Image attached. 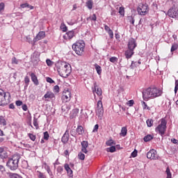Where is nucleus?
I'll return each instance as SVG.
<instances>
[{"instance_id": "14", "label": "nucleus", "mask_w": 178, "mask_h": 178, "mask_svg": "<svg viewBox=\"0 0 178 178\" xmlns=\"http://www.w3.org/2000/svg\"><path fill=\"white\" fill-rule=\"evenodd\" d=\"M75 36H76V33H74V31L72 30L67 32L65 33V35L63 36V38L65 40H72L73 37H75Z\"/></svg>"}, {"instance_id": "18", "label": "nucleus", "mask_w": 178, "mask_h": 178, "mask_svg": "<svg viewBox=\"0 0 178 178\" xmlns=\"http://www.w3.org/2000/svg\"><path fill=\"white\" fill-rule=\"evenodd\" d=\"M64 168L67 173V176H69V177H73V170H72V168H70V166H69V164L65 163L64 165Z\"/></svg>"}, {"instance_id": "48", "label": "nucleus", "mask_w": 178, "mask_h": 178, "mask_svg": "<svg viewBox=\"0 0 178 178\" xmlns=\"http://www.w3.org/2000/svg\"><path fill=\"white\" fill-rule=\"evenodd\" d=\"M57 172L59 174V175H62V172H63V167L62 166H58L57 168Z\"/></svg>"}, {"instance_id": "41", "label": "nucleus", "mask_w": 178, "mask_h": 178, "mask_svg": "<svg viewBox=\"0 0 178 178\" xmlns=\"http://www.w3.org/2000/svg\"><path fill=\"white\" fill-rule=\"evenodd\" d=\"M8 157V153L6 152H3V153L0 154V158L1 159H6Z\"/></svg>"}, {"instance_id": "6", "label": "nucleus", "mask_w": 178, "mask_h": 178, "mask_svg": "<svg viewBox=\"0 0 178 178\" xmlns=\"http://www.w3.org/2000/svg\"><path fill=\"white\" fill-rule=\"evenodd\" d=\"M166 15L172 19H178V7L174 4L172 7L168 10Z\"/></svg>"}, {"instance_id": "12", "label": "nucleus", "mask_w": 178, "mask_h": 178, "mask_svg": "<svg viewBox=\"0 0 178 178\" xmlns=\"http://www.w3.org/2000/svg\"><path fill=\"white\" fill-rule=\"evenodd\" d=\"M137 47V42H136V39L131 38L128 42V49L132 51H134V49Z\"/></svg>"}, {"instance_id": "40", "label": "nucleus", "mask_w": 178, "mask_h": 178, "mask_svg": "<svg viewBox=\"0 0 178 178\" xmlns=\"http://www.w3.org/2000/svg\"><path fill=\"white\" fill-rule=\"evenodd\" d=\"M87 20H92V22H97V15L93 14L92 16L87 18Z\"/></svg>"}, {"instance_id": "16", "label": "nucleus", "mask_w": 178, "mask_h": 178, "mask_svg": "<svg viewBox=\"0 0 178 178\" xmlns=\"http://www.w3.org/2000/svg\"><path fill=\"white\" fill-rule=\"evenodd\" d=\"M45 99V101H48V99H54L55 98V94L51 91H48L46 94L43 96L42 99Z\"/></svg>"}, {"instance_id": "39", "label": "nucleus", "mask_w": 178, "mask_h": 178, "mask_svg": "<svg viewBox=\"0 0 178 178\" xmlns=\"http://www.w3.org/2000/svg\"><path fill=\"white\" fill-rule=\"evenodd\" d=\"M24 82H25V86L24 88H26V87H29V84L30 83V78H29V76H25L24 78Z\"/></svg>"}, {"instance_id": "60", "label": "nucleus", "mask_w": 178, "mask_h": 178, "mask_svg": "<svg viewBox=\"0 0 178 178\" xmlns=\"http://www.w3.org/2000/svg\"><path fill=\"white\" fill-rule=\"evenodd\" d=\"M110 38H113V31L111 30H110L108 32H107Z\"/></svg>"}, {"instance_id": "49", "label": "nucleus", "mask_w": 178, "mask_h": 178, "mask_svg": "<svg viewBox=\"0 0 178 178\" xmlns=\"http://www.w3.org/2000/svg\"><path fill=\"white\" fill-rule=\"evenodd\" d=\"M119 13L121 15V16H124V8L120 7Z\"/></svg>"}, {"instance_id": "32", "label": "nucleus", "mask_w": 178, "mask_h": 178, "mask_svg": "<svg viewBox=\"0 0 178 178\" xmlns=\"http://www.w3.org/2000/svg\"><path fill=\"white\" fill-rule=\"evenodd\" d=\"M146 124H147V127H152L154 126V120L147 119L146 121Z\"/></svg>"}, {"instance_id": "52", "label": "nucleus", "mask_w": 178, "mask_h": 178, "mask_svg": "<svg viewBox=\"0 0 178 178\" xmlns=\"http://www.w3.org/2000/svg\"><path fill=\"white\" fill-rule=\"evenodd\" d=\"M46 63H47V66H52V65H54V62L52 60H51L49 58H47L46 60Z\"/></svg>"}, {"instance_id": "45", "label": "nucleus", "mask_w": 178, "mask_h": 178, "mask_svg": "<svg viewBox=\"0 0 178 178\" xmlns=\"http://www.w3.org/2000/svg\"><path fill=\"white\" fill-rule=\"evenodd\" d=\"M43 134H44V136H43L44 140H49V134H48V131L44 132Z\"/></svg>"}, {"instance_id": "1", "label": "nucleus", "mask_w": 178, "mask_h": 178, "mask_svg": "<svg viewBox=\"0 0 178 178\" xmlns=\"http://www.w3.org/2000/svg\"><path fill=\"white\" fill-rule=\"evenodd\" d=\"M144 101H148L149 98H156L162 95V90L156 87H149L142 92Z\"/></svg>"}, {"instance_id": "10", "label": "nucleus", "mask_w": 178, "mask_h": 178, "mask_svg": "<svg viewBox=\"0 0 178 178\" xmlns=\"http://www.w3.org/2000/svg\"><path fill=\"white\" fill-rule=\"evenodd\" d=\"M72 98V92L69 90H65L63 92L62 99L64 102H69Z\"/></svg>"}, {"instance_id": "63", "label": "nucleus", "mask_w": 178, "mask_h": 178, "mask_svg": "<svg viewBox=\"0 0 178 178\" xmlns=\"http://www.w3.org/2000/svg\"><path fill=\"white\" fill-rule=\"evenodd\" d=\"M128 105L129 106H133V105H134V100H129L128 102Z\"/></svg>"}, {"instance_id": "28", "label": "nucleus", "mask_w": 178, "mask_h": 178, "mask_svg": "<svg viewBox=\"0 0 178 178\" xmlns=\"http://www.w3.org/2000/svg\"><path fill=\"white\" fill-rule=\"evenodd\" d=\"M106 145H107V147H113V145H116V143H115L113 140L109 139L106 142Z\"/></svg>"}, {"instance_id": "55", "label": "nucleus", "mask_w": 178, "mask_h": 178, "mask_svg": "<svg viewBox=\"0 0 178 178\" xmlns=\"http://www.w3.org/2000/svg\"><path fill=\"white\" fill-rule=\"evenodd\" d=\"M177 90H178V80H175V94L177 93Z\"/></svg>"}, {"instance_id": "3", "label": "nucleus", "mask_w": 178, "mask_h": 178, "mask_svg": "<svg viewBox=\"0 0 178 178\" xmlns=\"http://www.w3.org/2000/svg\"><path fill=\"white\" fill-rule=\"evenodd\" d=\"M85 47L86 44L84 43V41L80 40L72 44V49L75 51L76 55L81 56V55H83V52H84Z\"/></svg>"}, {"instance_id": "34", "label": "nucleus", "mask_w": 178, "mask_h": 178, "mask_svg": "<svg viewBox=\"0 0 178 178\" xmlns=\"http://www.w3.org/2000/svg\"><path fill=\"white\" fill-rule=\"evenodd\" d=\"M19 62H20V60H17L16 57H13L11 59L12 65H19Z\"/></svg>"}, {"instance_id": "37", "label": "nucleus", "mask_w": 178, "mask_h": 178, "mask_svg": "<svg viewBox=\"0 0 178 178\" xmlns=\"http://www.w3.org/2000/svg\"><path fill=\"white\" fill-rule=\"evenodd\" d=\"M142 106L144 110L147 109V111H151V107L148 106V105H147V103H145V102H142Z\"/></svg>"}, {"instance_id": "17", "label": "nucleus", "mask_w": 178, "mask_h": 178, "mask_svg": "<svg viewBox=\"0 0 178 178\" xmlns=\"http://www.w3.org/2000/svg\"><path fill=\"white\" fill-rule=\"evenodd\" d=\"M81 145L82 147V152H84V154H87V152H88V151L87 150V148H88V142L87 140H83L81 142Z\"/></svg>"}, {"instance_id": "2", "label": "nucleus", "mask_w": 178, "mask_h": 178, "mask_svg": "<svg viewBox=\"0 0 178 178\" xmlns=\"http://www.w3.org/2000/svg\"><path fill=\"white\" fill-rule=\"evenodd\" d=\"M20 161L19 155H15L11 159H9L6 163V166L10 170H16L19 168V161Z\"/></svg>"}, {"instance_id": "21", "label": "nucleus", "mask_w": 178, "mask_h": 178, "mask_svg": "<svg viewBox=\"0 0 178 178\" xmlns=\"http://www.w3.org/2000/svg\"><path fill=\"white\" fill-rule=\"evenodd\" d=\"M93 86L95 87L96 94L99 96L102 95V90L98 88V86L97 85V82H94Z\"/></svg>"}, {"instance_id": "64", "label": "nucleus", "mask_w": 178, "mask_h": 178, "mask_svg": "<svg viewBox=\"0 0 178 178\" xmlns=\"http://www.w3.org/2000/svg\"><path fill=\"white\" fill-rule=\"evenodd\" d=\"M22 108L26 112V111H27V109H29V108L27 107L26 104H24L22 106Z\"/></svg>"}, {"instance_id": "35", "label": "nucleus", "mask_w": 178, "mask_h": 178, "mask_svg": "<svg viewBox=\"0 0 178 178\" xmlns=\"http://www.w3.org/2000/svg\"><path fill=\"white\" fill-rule=\"evenodd\" d=\"M60 29H61L63 33H66V31H67V26H66V24H65V23H62L60 24Z\"/></svg>"}, {"instance_id": "29", "label": "nucleus", "mask_w": 178, "mask_h": 178, "mask_svg": "<svg viewBox=\"0 0 178 178\" xmlns=\"http://www.w3.org/2000/svg\"><path fill=\"white\" fill-rule=\"evenodd\" d=\"M44 169L45 170H47L48 175H49V176H54V174L52 173V171L51 170V168L49 167V165H47L46 163H44Z\"/></svg>"}, {"instance_id": "26", "label": "nucleus", "mask_w": 178, "mask_h": 178, "mask_svg": "<svg viewBox=\"0 0 178 178\" xmlns=\"http://www.w3.org/2000/svg\"><path fill=\"white\" fill-rule=\"evenodd\" d=\"M7 122L5 117L0 115V126H6Z\"/></svg>"}, {"instance_id": "57", "label": "nucleus", "mask_w": 178, "mask_h": 178, "mask_svg": "<svg viewBox=\"0 0 178 178\" xmlns=\"http://www.w3.org/2000/svg\"><path fill=\"white\" fill-rule=\"evenodd\" d=\"M131 156L132 158H136V156H137V150L135 149L134 152H132Z\"/></svg>"}, {"instance_id": "51", "label": "nucleus", "mask_w": 178, "mask_h": 178, "mask_svg": "<svg viewBox=\"0 0 178 178\" xmlns=\"http://www.w3.org/2000/svg\"><path fill=\"white\" fill-rule=\"evenodd\" d=\"M177 48H178L177 44H172L171 47V52H175V51H176V49H177Z\"/></svg>"}, {"instance_id": "50", "label": "nucleus", "mask_w": 178, "mask_h": 178, "mask_svg": "<svg viewBox=\"0 0 178 178\" xmlns=\"http://www.w3.org/2000/svg\"><path fill=\"white\" fill-rule=\"evenodd\" d=\"M30 140H31L32 141H35V135L33 134H28Z\"/></svg>"}, {"instance_id": "20", "label": "nucleus", "mask_w": 178, "mask_h": 178, "mask_svg": "<svg viewBox=\"0 0 178 178\" xmlns=\"http://www.w3.org/2000/svg\"><path fill=\"white\" fill-rule=\"evenodd\" d=\"M124 55H125L127 59H130V58H131L133 56V55H134V50H131V49H129L128 50H127L125 51Z\"/></svg>"}, {"instance_id": "54", "label": "nucleus", "mask_w": 178, "mask_h": 178, "mask_svg": "<svg viewBox=\"0 0 178 178\" xmlns=\"http://www.w3.org/2000/svg\"><path fill=\"white\" fill-rule=\"evenodd\" d=\"M54 92L58 94L59 92V86L56 85L54 87Z\"/></svg>"}, {"instance_id": "22", "label": "nucleus", "mask_w": 178, "mask_h": 178, "mask_svg": "<svg viewBox=\"0 0 178 178\" xmlns=\"http://www.w3.org/2000/svg\"><path fill=\"white\" fill-rule=\"evenodd\" d=\"M77 115H79V108H74L70 113V118L74 119Z\"/></svg>"}, {"instance_id": "38", "label": "nucleus", "mask_w": 178, "mask_h": 178, "mask_svg": "<svg viewBox=\"0 0 178 178\" xmlns=\"http://www.w3.org/2000/svg\"><path fill=\"white\" fill-rule=\"evenodd\" d=\"M137 66H138L137 62L132 61L130 65V69H132V70H134V69H136Z\"/></svg>"}, {"instance_id": "5", "label": "nucleus", "mask_w": 178, "mask_h": 178, "mask_svg": "<svg viewBox=\"0 0 178 178\" xmlns=\"http://www.w3.org/2000/svg\"><path fill=\"white\" fill-rule=\"evenodd\" d=\"M10 93L0 88V106L8 105L10 102Z\"/></svg>"}, {"instance_id": "61", "label": "nucleus", "mask_w": 178, "mask_h": 178, "mask_svg": "<svg viewBox=\"0 0 178 178\" xmlns=\"http://www.w3.org/2000/svg\"><path fill=\"white\" fill-rule=\"evenodd\" d=\"M171 143H172V144H177V145H178V140H177L176 138H172Z\"/></svg>"}, {"instance_id": "23", "label": "nucleus", "mask_w": 178, "mask_h": 178, "mask_svg": "<svg viewBox=\"0 0 178 178\" xmlns=\"http://www.w3.org/2000/svg\"><path fill=\"white\" fill-rule=\"evenodd\" d=\"M76 131L79 136H83V133H84V129L81 125H79L76 129Z\"/></svg>"}, {"instance_id": "46", "label": "nucleus", "mask_w": 178, "mask_h": 178, "mask_svg": "<svg viewBox=\"0 0 178 178\" xmlns=\"http://www.w3.org/2000/svg\"><path fill=\"white\" fill-rule=\"evenodd\" d=\"M46 81L47 83H49L50 84H54V83H55V81H54L51 77H46Z\"/></svg>"}, {"instance_id": "31", "label": "nucleus", "mask_w": 178, "mask_h": 178, "mask_svg": "<svg viewBox=\"0 0 178 178\" xmlns=\"http://www.w3.org/2000/svg\"><path fill=\"white\" fill-rule=\"evenodd\" d=\"M92 5H94L92 0H88L86 1V8H88V9H92Z\"/></svg>"}, {"instance_id": "42", "label": "nucleus", "mask_w": 178, "mask_h": 178, "mask_svg": "<svg viewBox=\"0 0 178 178\" xmlns=\"http://www.w3.org/2000/svg\"><path fill=\"white\" fill-rule=\"evenodd\" d=\"M33 126H35V127L36 129H38V119H37L35 117L33 118Z\"/></svg>"}, {"instance_id": "15", "label": "nucleus", "mask_w": 178, "mask_h": 178, "mask_svg": "<svg viewBox=\"0 0 178 178\" xmlns=\"http://www.w3.org/2000/svg\"><path fill=\"white\" fill-rule=\"evenodd\" d=\"M42 38H45V32L40 31L38 34L36 35L35 38H34V42H37V41H40V40H42Z\"/></svg>"}, {"instance_id": "9", "label": "nucleus", "mask_w": 178, "mask_h": 178, "mask_svg": "<svg viewBox=\"0 0 178 178\" xmlns=\"http://www.w3.org/2000/svg\"><path fill=\"white\" fill-rule=\"evenodd\" d=\"M61 68L63 69V73L67 76L72 73V66L66 62L61 63Z\"/></svg>"}, {"instance_id": "43", "label": "nucleus", "mask_w": 178, "mask_h": 178, "mask_svg": "<svg viewBox=\"0 0 178 178\" xmlns=\"http://www.w3.org/2000/svg\"><path fill=\"white\" fill-rule=\"evenodd\" d=\"M78 157H79V159H80L81 161H84V159H86V155L80 152L78 154Z\"/></svg>"}, {"instance_id": "53", "label": "nucleus", "mask_w": 178, "mask_h": 178, "mask_svg": "<svg viewBox=\"0 0 178 178\" xmlns=\"http://www.w3.org/2000/svg\"><path fill=\"white\" fill-rule=\"evenodd\" d=\"M99 127V125H98V124H95L93 128L92 133H97Z\"/></svg>"}, {"instance_id": "58", "label": "nucleus", "mask_w": 178, "mask_h": 178, "mask_svg": "<svg viewBox=\"0 0 178 178\" xmlns=\"http://www.w3.org/2000/svg\"><path fill=\"white\" fill-rule=\"evenodd\" d=\"M17 106H22V105H23V102L20 101V100H17L15 102Z\"/></svg>"}, {"instance_id": "24", "label": "nucleus", "mask_w": 178, "mask_h": 178, "mask_svg": "<svg viewBox=\"0 0 178 178\" xmlns=\"http://www.w3.org/2000/svg\"><path fill=\"white\" fill-rule=\"evenodd\" d=\"M20 7L22 8V9H24V8H28V9H30L31 10L34 9V6H33L27 3L21 4Z\"/></svg>"}, {"instance_id": "25", "label": "nucleus", "mask_w": 178, "mask_h": 178, "mask_svg": "<svg viewBox=\"0 0 178 178\" xmlns=\"http://www.w3.org/2000/svg\"><path fill=\"white\" fill-rule=\"evenodd\" d=\"M120 134L122 137H126V136H127V128L126 127H122Z\"/></svg>"}, {"instance_id": "47", "label": "nucleus", "mask_w": 178, "mask_h": 178, "mask_svg": "<svg viewBox=\"0 0 178 178\" xmlns=\"http://www.w3.org/2000/svg\"><path fill=\"white\" fill-rule=\"evenodd\" d=\"M127 19H128L129 23H131V24H134L135 20H134V17H133V16H129L127 17Z\"/></svg>"}, {"instance_id": "7", "label": "nucleus", "mask_w": 178, "mask_h": 178, "mask_svg": "<svg viewBox=\"0 0 178 178\" xmlns=\"http://www.w3.org/2000/svg\"><path fill=\"white\" fill-rule=\"evenodd\" d=\"M137 12L140 16H145L148 13V5L140 3L137 8Z\"/></svg>"}, {"instance_id": "59", "label": "nucleus", "mask_w": 178, "mask_h": 178, "mask_svg": "<svg viewBox=\"0 0 178 178\" xmlns=\"http://www.w3.org/2000/svg\"><path fill=\"white\" fill-rule=\"evenodd\" d=\"M5 9V3H0V12H2Z\"/></svg>"}, {"instance_id": "11", "label": "nucleus", "mask_w": 178, "mask_h": 178, "mask_svg": "<svg viewBox=\"0 0 178 178\" xmlns=\"http://www.w3.org/2000/svg\"><path fill=\"white\" fill-rule=\"evenodd\" d=\"M147 158L148 159L156 160L158 159V154H156V151L155 149L149 150L147 154Z\"/></svg>"}, {"instance_id": "19", "label": "nucleus", "mask_w": 178, "mask_h": 178, "mask_svg": "<svg viewBox=\"0 0 178 178\" xmlns=\"http://www.w3.org/2000/svg\"><path fill=\"white\" fill-rule=\"evenodd\" d=\"M30 76H31V81L35 84V86H38V84H40V82L38 81V78L37 77L35 74L32 72L31 73Z\"/></svg>"}, {"instance_id": "13", "label": "nucleus", "mask_w": 178, "mask_h": 178, "mask_svg": "<svg viewBox=\"0 0 178 178\" xmlns=\"http://www.w3.org/2000/svg\"><path fill=\"white\" fill-rule=\"evenodd\" d=\"M69 141V129H67L61 138L63 144H67Z\"/></svg>"}, {"instance_id": "8", "label": "nucleus", "mask_w": 178, "mask_h": 178, "mask_svg": "<svg viewBox=\"0 0 178 178\" xmlns=\"http://www.w3.org/2000/svg\"><path fill=\"white\" fill-rule=\"evenodd\" d=\"M95 112L99 119L102 120V116H104V106L102 105V101L99 100L97 102V105Z\"/></svg>"}, {"instance_id": "56", "label": "nucleus", "mask_w": 178, "mask_h": 178, "mask_svg": "<svg viewBox=\"0 0 178 178\" xmlns=\"http://www.w3.org/2000/svg\"><path fill=\"white\" fill-rule=\"evenodd\" d=\"M10 178H20V176L17 174H10Z\"/></svg>"}, {"instance_id": "4", "label": "nucleus", "mask_w": 178, "mask_h": 178, "mask_svg": "<svg viewBox=\"0 0 178 178\" xmlns=\"http://www.w3.org/2000/svg\"><path fill=\"white\" fill-rule=\"evenodd\" d=\"M166 124H168V121L165 118H161L160 120V124L155 128L156 133L160 134L161 137H163L166 132Z\"/></svg>"}, {"instance_id": "27", "label": "nucleus", "mask_w": 178, "mask_h": 178, "mask_svg": "<svg viewBox=\"0 0 178 178\" xmlns=\"http://www.w3.org/2000/svg\"><path fill=\"white\" fill-rule=\"evenodd\" d=\"M95 69L97 71V74L100 75L102 73V68L98 64H95Z\"/></svg>"}, {"instance_id": "62", "label": "nucleus", "mask_w": 178, "mask_h": 178, "mask_svg": "<svg viewBox=\"0 0 178 178\" xmlns=\"http://www.w3.org/2000/svg\"><path fill=\"white\" fill-rule=\"evenodd\" d=\"M70 134H71V136H72V137H76V136L77 134H76L74 131L71 130L70 132Z\"/></svg>"}, {"instance_id": "44", "label": "nucleus", "mask_w": 178, "mask_h": 178, "mask_svg": "<svg viewBox=\"0 0 178 178\" xmlns=\"http://www.w3.org/2000/svg\"><path fill=\"white\" fill-rule=\"evenodd\" d=\"M110 62H111V63H116L118 60L117 57L113 56L111 58H110L109 59Z\"/></svg>"}, {"instance_id": "33", "label": "nucleus", "mask_w": 178, "mask_h": 178, "mask_svg": "<svg viewBox=\"0 0 178 178\" xmlns=\"http://www.w3.org/2000/svg\"><path fill=\"white\" fill-rule=\"evenodd\" d=\"M106 151H107V152H111V153L115 152H116V147L111 146L110 147H107Z\"/></svg>"}, {"instance_id": "36", "label": "nucleus", "mask_w": 178, "mask_h": 178, "mask_svg": "<svg viewBox=\"0 0 178 178\" xmlns=\"http://www.w3.org/2000/svg\"><path fill=\"white\" fill-rule=\"evenodd\" d=\"M37 176L38 178H47V175L40 171H37Z\"/></svg>"}, {"instance_id": "30", "label": "nucleus", "mask_w": 178, "mask_h": 178, "mask_svg": "<svg viewBox=\"0 0 178 178\" xmlns=\"http://www.w3.org/2000/svg\"><path fill=\"white\" fill-rule=\"evenodd\" d=\"M154 139V136L152 135H147L144 137L143 140L145 143H148V141H151V140Z\"/></svg>"}]
</instances>
